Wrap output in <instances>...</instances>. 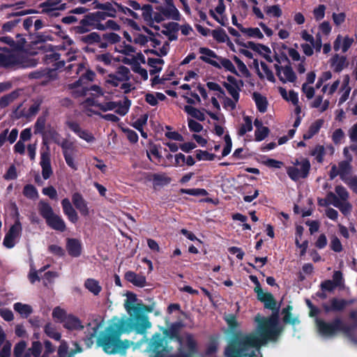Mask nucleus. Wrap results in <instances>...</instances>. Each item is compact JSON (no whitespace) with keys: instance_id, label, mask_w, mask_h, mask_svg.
Listing matches in <instances>:
<instances>
[{"instance_id":"09e8293b","label":"nucleus","mask_w":357,"mask_h":357,"mask_svg":"<svg viewBox=\"0 0 357 357\" xmlns=\"http://www.w3.org/2000/svg\"><path fill=\"white\" fill-rule=\"evenodd\" d=\"M335 191L336 196L340 199V201H347L349 199V194L347 189L342 185H336Z\"/></svg>"},{"instance_id":"c85d7f7f","label":"nucleus","mask_w":357,"mask_h":357,"mask_svg":"<svg viewBox=\"0 0 357 357\" xmlns=\"http://www.w3.org/2000/svg\"><path fill=\"white\" fill-rule=\"evenodd\" d=\"M186 347L187 351H185V354H188L189 357H194L197 352V343L190 334L186 337Z\"/></svg>"},{"instance_id":"a18cd8bd","label":"nucleus","mask_w":357,"mask_h":357,"mask_svg":"<svg viewBox=\"0 0 357 357\" xmlns=\"http://www.w3.org/2000/svg\"><path fill=\"white\" fill-rule=\"evenodd\" d=\"M81 41L87 44H93L100 41V36L96 32H92L81 38Z\"/></svg>"},{"instance_id":"8fccbe9b","label":"nucleus","mask_w":357,"mask_h":357,"mask_svg":"<svg viewBox=\"0 0 357 357\" xmlns=\"http://www.w3.org/2000/svg\"><path fill=\"white\" fill-rule=\"evenodd\" d=\"M270 130L268 127L264 126L255 131V141L261 142L268 137Z\"/></svg>"},{"instance_id":"bf43d9fd","label":"nucleus","mask_w":357,"mask_h":357,"mask_svg":"<svg viewBox=\"0 0 357 357\" xmlns=\"http://www.w3.org/2000/svg\"><path fill=\"white\" fill-rule=\"evenodd\" d=\"M26 342L24 340H22V341L19 342L18 343H17L14 347V351H13L14 357H22V354L26 349Z\"/></svg>"},{"instance_id":"f704fd0d","label":"nucleus","mask_w":357,"mask_h":357,"mask_svg":"<svg viewBox=\"0 0 357 357\" xmlns=\"http://www.w3.org/2000/svg\"><path fill=\"white\" fill-rule=\"evenodd\" d=\"M347 65L344 56H340L338 54H335L332 59V66L334 67V70L336 72L341 71Z\"/></svg>"},{"instance_id":"f8f14e48","label":"nucleus","mask_w":357,"mask_h":357,"mask_svg":"<svg viewBox=\"0 0 357 357\" xmlns=\"http://www.w3.org/2000/svg\"><path fill=\"white\" fill-rule=\"evenodd\" d=\"M72 202L82 215L88 216L89 215V208L87 202L81 193L77 192H74L72 195Z\"/></svg>"},{"instance_id":"a19ab883","label":"nucleus","mask_w":357,"mask_h":357,"mask_svg":"<svg viewBox=\"0 0 357 357\" xmlns=\"http://www.w3.org/2000/svg\"><path fill=\"white\" fill-rule=\"evenodd\" d=\"M181 194H186L192 196H206L208 193L203 188H182L180 190Z\"/></svg>"},{"instance_id":"4d7b16f0","label":"nucleus","mask_w":357,"mask_h":357,"mask_svg":"<svg viewBox=\"0 0 357 357\" xmlns=\"http://www.w3.org/2000/svg\"><path fill=\"white\" fill-rule=\"evenodd\" d=\"M166 30H162L161 33L164 35L169 34L170 33H176L179 29V24L176 22H169L163 24Z\"/></svg>"},{"instance_id":"c9c22d12","label":"nucleus","mask_w":357,"mask_h":357,"mask_svg":"<svg viewBox=\"0 0 357 357\" xmlns=\"http://www.w3.org/2000/svg\"><path fill=\"white\" fill-rule=\"evenodd\" d=\"M44 332L48 337L57 341L60 340L61 337V333L56 331L55 326L51 323L45 324L44 327Z\"/></svg>"},{"instance_id":"2f4dec72","label":"nucleus","mask_w":357,"mask_h":357,"mask_svg":"<svg viewBox=\"0 0 357 357\" xmlns=\"http://www.w3.org/2000/svg\"><path fill=\"white\" fill-rule=\"evenodd\" d=\"M19 96L18 91H12L11 93L2 96L0 98V107L5 108Z\"/></svg>"},{"instance_id":"393cba45","label":"nucleus","mask_w":357,"mask_h":357,"mask_svg":"<svg viewBox=\"0 0 357 357\" xmlns=\"http://www.w3.org/2000/svg\"><path fill=\"white\" fill-rule=\"evenodd\" d=\"M60 2L61 0H47L40 3V7L43 8L42 13H50L55 10H63L65 8V4H62L60 7H58Z\"/></svg>"},{"instance_id":"0eeeda50","label":"nucleus","mask_w":357,"mask_h":357,"mask_svg":"<svg viewBox=\"0 0 357 357\" xmlns=\"http://www.w3.org/2000/svg\"><path fill=\"white\" fill-rule=\"evenodd\" d=\"M341 318L335 317L331 321L316 319V326L319 333L323 337H332L340 332Z\"/></svg>"},{"instance_id":"412c9836","label":"nucleus","mask_w":357,"mask_h":357,"mask_svg":"<svg viewBox=\"0 0 357 357\" xmlns=\"http://www.w3.org/2000/svg\"><path fill=\"white\" fill-rule=\"evenodd\" d=\"M20 63V59L14 54L0 53V66L13 67Z\"/></svg>"},{"instance_id":"3c124183","label":"nucleus","mask_w":357,"mask_h":357,"mask_svg":"<svg viewBox=\"0 0 357 357\" xmlns=\"http://www.w3.org/2000/svg\"><path fill=\"white\" fill-rule=\"evenodd\" d=\"M311 155L316 157V160L318 162H322L324 161V156L325 155V149L324 146L317 145L312 151Z\"/></svg>"},{"instance_id":"f3484780","label":"nucleus","mask_w":357,"mask_h":357,"mask_svg":"<svg viewBox=\"0 0 357 357\" xmlns=\"http://www.w3.org/2000/svg\"><path fill=\"white\" fill-rule=\"evenodd\" d=\"M43 144L46 146L47 148L48 146V140L51 139L55 144H59L61 137V135L56 131V130L52 127L51 125H47L46 127V132L45 135H43Z\"/></svg>"},{"instance_id":"e2e57ef3","label":"nucleus","mask_w":357,"mask_h":357,"mask_svg":"<svg viewBox=\"0 0 357 357\" xmlns=\"http://www.w3.org/2000/svg\"><path fill=\"white\" fill-rule=\"evenodd\" d=\"M188 124L189 130L191 132H199L203 130V126L200 123H199L192 119H188Z\"/></svg>"},{"instance_id":"5fc2aeb1","label":"nucleus","mask_w":357,"mask_h":357,"mask_svg":"<svg viewBox=\"0 0 357 357\" xmlns=\"http://www.w3.org/2000/svg\"><path fill=\"white\" fill-rule=\"evenodd\" d=\"M122 131L126 134L127 139L132 144H136L138 142L139 137L137 133L128 128H123Z\"/></svg>"},{"instance_id":"5701e85b","label":"nucleus","mask_w":357,"mask_h":357,"mask_svg":"<svg viewBox=\"0 0 357 357\" xmlns=\"http://www.w3.org/2000/svg\"><path fill=\"white\" fill-rule=\"evenodd\" d=\"M293 310V307L290 305H287V307H284L282 310V314H283L282 321L284 324H291L292 326H295L296 324H300V320L296 317H293L291 310Z\"/></svg>"},{"instance_id":"a211bd4d","label":"nucleus","mask_w":357,"mask_h":357,"mask_svg":"<svg viewBox=\"0 0 357 357\" xmlns=\"http://www.w3.org/2000/svg\"><path fill=\"white\" fill-rule=\"evenodd\" d=\"M124 278L136 287H144L146 286V280L145 276L137 274L134 271H127L124 275Z\"/></svg>"},{"instance_id":"f03ea898","label":"nucleus","mask_w":357,"mask_h":357,"mask_svg":"<svg viewBox=\"0 0 357 357\" xmlns=\"http://www.w3.org/2000/svg\"><path fill=\"white\" fill-rule=\"evenodd\" d=\"M182 327L181 322L176 321L168 328L162 327V335L160 333H154L150 339L146 349L149 356L166 357L173 350V347L169 345L172 341H176L178 345L182 346L183 338L181 335Z\"/></svg>"},{"instance_id":"9d476101","label":"nucleus","mask_w":357,"mask_h":357,"mask_svg":"<svg viewBox=\"0 0 357 357\" xmlns=\"http://www.w3.org/2000/svg\"><path fill=\"white\" fill-rule=\"evenodd\" d=\"M40 165L42 168V175L45 180L50 178L53 174L51 166L50 149L47 147V151L41 153Z\"/></svg>"},{"instance_id":"6e6552de","label":"nucleus","mask_w":357,"mask_h":357,"mask_svg":"<svg viewBox=\"0 0 357 357\" xmlns=\"http://www.w3.org/2000/svg\"><path fill=\"white\" fill-rule=\"evenodd\" d=\"M139 311L132 313L133 319L126 321V331L135 330L139 334H144L146 331L151 326V322L149 321L148 317Z\"/></svg>"},{"instance_id":"9b49d317","label":"nucleus","mask_w":357,"mask_h":357,"mask_svg":"<svg viewBox=\"0 0 357 357\" xmlns=\"http://www.w3.org/2000/svg\"><path fill=\"white\" fill-rule=\"evenodd\" d=\"M330 305L323 303L321 307L326 314L331 312L342 311L347 305V301L343 298H332L329 301Z\"/></svg>"},{"instance_id":"774afa93","label":"nucleus","mask_w":357,"mask_h":357,"mask_svg":"<svg viewBox=\"0 0 357 357\" xmlns=\"http://www.w3.org/2000/svg\"><path fill=\"white\" fill-rule=\"evenodd\" d=\"M349 188L357 195V176L348 177L343 181Z\"/></svg>"},{"instance_id":"b1692460","label":"nucleus","mask_w":357,"mask_h":357,"mask_svg":"<svg viewBox=\"0 0 357 357\" xmlns=\"http://www.w3.org/2000/svg\"><path fill=\"white\" fill-rule=\"evenodd\" d=\"M155 9L161 13L165 17L174 20H179L180 14L176 7H164L159 6L155 7Z\"/></svg>"},{"instance_id":"39448f33","label":"nucleus","mask_w":357,"mask_h":357,"mask_svg":"<svg viewBox=\"0 0 357 357\" xmlns=\"http://www.w3.org/2000/svg\"><path fill=\"white\" fill-rule=\"evenodd\" d=\"M39 214L45 220L46 224L54 230L63 232L66 229V222L63 218L54 213L48 202L40 201L38 203Z\"/></svg>"},{"instance_id":"603ef678","label":"nucleus","mask_w":357,"mask_h":357,"mask_svg":"<svg viewBox=\"0 0 357 357\" xmlns=\"http://www.w3.org/2000/svg\"><path fill=\"white\" fill-rule=\"evenodd\" d=\"M357 328V322L352 323L349 325L345 324L343 321L341 319V324L340 326V332H342L347 335H350L352 334L354 331Z\"/></svg>"},{"instance_id":"69168bd1","label":"nucleus","mask_w":357,"mask_h":357,"mask_svg":"<svg viewBox=\"0 0 357 357\" xmlns=\"http://www.w3.org/2000/svg\"><path fill=\"white\" fill-rule=\"evenodd\" d=\"M242 32L246 33L250 37H257L259 39L264 38L263 33L258 28H244Z\"/></svg>"},{"instance_id":"6ab92c4d","label":"nucleus","mask_w":357,"mask_h":357,"mask_svg":"<svg viewBox=\"0 0 357 357\" xmlns=\"http://www.w3.org/2000/svg\"><path fill=\"white\" fill-rule=\"evenodd\" d=\"M330 196L333 199V206L337 208L344 215L350 214L352 205L349 200L340 201L335 194H331Z\"/></svg>"},{"instance_id":"4be33fe9","label":"nucleus","mask_w":357,"mask_h":357,"mask_svg":"<svg viewBox=\"0 0 357 357\" xmlns=\"http://www.w3.org/2000/svg\"><path fill=\"white\" fill-rule=\"evenodd\" d=\"M151 180L153 181L154 188L162 187L171 183L172 178L166 175L165 173H155L151 175Z\"/></svg>"},{"instance_id":"72a5a7b5","label":"nucleus","mask_w":357,"mask_h":357,"mask_svg":"<svg viewBox=\"0 0 357 357\" xmlns=\"http://www.w3.org/2000/svg\"><path fill=\"white\" fill-rule=\"evenodd\" d=\"M129 74L130 70L127 67L121 66L118 68V70L115 75H117L122 82L121 89H126L127 84L125 83L124 81L127 80L129 78Z\"/></svg>"},{"instance_id":"f257e3e1","label":"nucleus","mask_w":357,"mask_h":357,"mask_svg":"<svg viewBox=\"0 0 357 357\" xmlns=\"http://www.w3.org/2000/svg\"><path fill=\"white\" fill-rule=\"evenodd\" d=\"M256 294L257 299L264 303L265 308L271 310L272 314L268 317L258 314L255 317V321L257 323L256 333H235L225 348L227 357H255L256 351L252 349H259L268 340H275L282 331L279 325V306H277L273 295L264 292L263 289Z\"/></svg>"},{"instance_id":"de8ad7c7","label":"nucleus","mask_w":357,"mask_h":357,"mask_svg":"<svg viewBox=\"0 0 357 357\" xmlns=\"http://www.w3.org/2000/svg\"><path fill=\"white\" fill-rule=\"evenodd\" d=\"M57 145L60 146L62 149L63 155L65 153H70L74 150V145L73 142H68L67 139H60Z\"/></svg>"},{"instance_id":"864d4df0","label":"nucleus","mask_w":357,"mask_h":357,"mask_svg":"<svg viewBox=\"0 0 357 357\" xmlns=\"http://www.w3.org/2000/svg\"><path fill=\"white\" fill-rule=\"evenodd\" d=\"M149 118V114H144L142 115L139 119H137L135 122L131 123V126L135 128L136 130H142L144 128V126L147 123Z\"/></svg>"},{"instance_id":"e433bc0d","label":"nucleus","mask_w":357,"mask_h":357,"mask_svg":"<svg viewBox=\"0 0 357 357\" xmlns=\"http://www.w3.org/2000/svg\"><path fill=\"white\" fill-rule=\"evenodd\" d=\"M46 118L45 116H39L34 124V134H40L42 136L46 132Z\"/></svg>"},{"instance_id":"423d86ee","label":"nucleus","mask_w":357,"mask_h":357,"mask_svg":"<svg viewBox=\"0 0 357 357\" xmlns=\"http://www.w3.org/2000/svg\"><path fill=\"white\" fill-rule=\"evenodd\" d=\"M52 317L56 322L63 324V326L69 331H82L84 326L81 320L73 314H68L60 307H56L52 312Z\"/></svg>"},{"instance_id":"ddd939ff","label":"nucleus","mask_w":357,"mask_h":357,"mask_svg":"<svg viewBox=\"0 0 357 357\" xmlns=\"http://www.w3.org/2000/svg\"><path fill=\"white\" fill-rule=\"evenodd\" d=\"M61 204L63 212L67 216L68 220L72 223H76L78 221L79 216L70 200L68 198H64L61 200Z\"/></svg>"},{"instance_id":"0e129e2a","label":"nucleus","mask_w":357,"mask_h":357,"mask_svg":"<svg viewBox=\"0 0 357 357\" xmlns=\"http://www.w3.org/2000/svg\"><path fill=\"white\" fill-rule=\"evenodd\" d=\"M331 249L335 252H340L342 251V245L340 241V239L333 236L331 240L330 244Z\"/></svg>"},{"instance_id":"7c9ffc66","label":"nucleus","mask_w":357,"mask_h":357,"mask_svg":"<svg viewBox=\"0 0 357 357\" xmlns=\"http://www.w3.org/2000/svg\"><path fill=\"white\" fill-rule=\"evenodd\" d=\"M94 3H96L95 8L105 10V13L108 17H115L116 10L114 8L112 3L106 2L104 3H98L96 1H94Z\"/></svg>"},{"instance_id":"58836bf2","label":"nucleus","mask_w":357,"mask_h":357,"mask_svg":"<svg viewBox=\"0 0 357 357\" xmlns=\"http://www.w3.org/2000/svg\"><path fill=\"white\" fill-rule=\"evenodd\" d=\"M244 123L241 125L238 130V134L240 136H243L247 132H250L252 130V119L249 116L243 117Z\"/></svg>"},{"instance_id":"c756f323","label":"nucleus","mask_w":357,"mask_h":357,"mask_svg":"<svg viewBox=\"0 0 357 357\" xmlns=\"http://www.w3.org/2000/svg\"><path fill=\"white\" fill-rule=\"evenodd\" d=\"M84 287L95 296L98 295L102 290V287L99 284L98 281L93 278L86 280Z\"/></svg>"},{"instance_id":"13d9d810","label":"nucleus","mask_w":357,"mask_h":357,"mask_svg":"<svg viewBox=\"0 0 357 357\" xmlns=\"http://www.w3.org/2000/svg\"><path fill=\"white\" fill-rule=\"evenodd\" d=\"M225 320L227 322L228 327L230 330L234 331L238 328V323L237 321L236 317L235 314H229L227 315L225 318Z\"/></svg>"},{"instance_id":"6e6d98bb","label":"nucleus","mask_w":357,"mask_h":357,"mask_svg":"<svg viewBox=\"0 0 357 357\" xmlns=\"http://www.w3.org/2000/svg\"><path fill=\"white\" fill-rule=\"evenodd\" d=\"M182 97L190 105H195L201 101L198 94L193 93L192 91H188L186 95H183Z\"/></svg>"},{"instance_id":"a878e982","label":"nucleus","mask_w":357,"mask_h":357,"mask_svg":"<svg viewBox=\"0 0 357 357\" xmlns=\"http://www.w3.org/2000/svg\"><path fill=\"white\" fill-rule=\"evenodd\" d=\"M252 99L254 100L257 109L259 112L264 113L266 112L268 107V100L266 97L257 91H255L252 93Z\"/></svg>"},{"instance_id":"1a4fd4ad","label":"nucleus","mask_w":357,"mask_h":357,"mask_svg":"<svg viewBox=\"0 0 357 357\" xmlns=\"http://www.w3.org/2000/svg\"><path fill=\"white\" fill-rule=\"evenodd\" d=\"M16 215L17 218L14 224L11 225L6 234L3 241V245L8 249L13 248L15 246V239L21 235L22 230V224L19 218L20 214L17 211H16Z\"/></svg>"},{"instance_id":"cd10ccee","label":"nucleus","mask_w":357,"mask_h":357,"mask_svg":"<svg viewBox=\"0 0 357 357\" xmlns=\"http://www.w3.org/2000/svg\"><path fill=\"white\" fill-rule=\"evenodd\" d=\"M13 309L24 318H27L33 312V309L31 305L22 303H15L13 305Z\"/></svg>"},{"instance_id":"bb28decb","label":"nucleus","mask_w":357,"mask_h":357,"mask_svg":"<svg viewBox=\"0 0 357 357\" xmlns=\"http://www.w3.org/2000/svg\"><path fill=\"white\" fill-rule=\"evenodd\" d=\"M236 43L241 47L245 48H250L255 52H257L261 54V51L263 50L265 52L269 54L271 53V50L268 47L262 45V44H256L252 41H248V43L238 42L236 40Z\"/></svg>"},{"instance_id":"4468645a","label":"nucleus","mask_w":357,"mask_h":357,"mask_svg":"<svg viewBox=\"0 0 357 357\" xmlns=\"http://www.w3.org/2000/svg\"><path fill=\"white\" fill-rule=\"evenodd\" d=\"M275 68L277 75L283 82H285L286 81L294 82L296 79V76L291 67L287 66L282 68L278 64H275Z\"/></svg>"},{"instance_id":"37998d69","label":"nucleus","mask_w":357,"mask_h":357,"mask_svg":"<svg viewBox=\"0 0 357 357\" xmlns=\"http://www.w3.org/2000/svg\"><path fill=\"white\" fill-rule=\"evenodd\" d=\"M98 329V325H96V326L92 328V332H89L88 334L86 335L85 337L84 338V342L86 346L88 348L91 347V346L93 344L94 338L96 337Z\"/></svg>"},{"instance_id":"2eb2a0df","label":"nucleus","mask_w":357,"mask_h":357,"mask_svg":"<svg viewBox=\"0 0 357 357\" xmlns=\"http://www.w3.org/2000/svg\"><path fill=\"white\" fill-rule=\"evenodd\" d=\"M220 60V64L218 63L217 61L210 59L207 56H200V59L203 61H205L208 63H210L211 65L213 66L214 67L220 68L222 66L224 67L227 70L236 73V68L231 61L225 58H218Z\"/></svg>"},{"instance_id":"473e14b6","label":"nucleus","mask_w":357,"mask_h":357,"mask_svg":"<svg viewBox=\"0 0 357 357\" xmlns=\"http://www.w3.org/2000/svg\"><path fill=\"white\" fill-rule=\"evenodd\" d=\"M183 109L188 114L200 121L205 120L204 114L191 105H185Z\"/></svg>"},{"instance_id":"680f3d73","label":"nucleus","mask_w":357,"mask_h":357,"mask_svg":"<svg viewBox=\"0 0 357 357\" xmlns=\"http://www.w3.org/2000/svg\"><path fill=\"white\" fill-rule=\"evenodd\" d=\"M264 10L267 14L272 15L273 17H279L282 15V10L278 5L266 6L264 8Z\"/></svg>"},{"instance_id":"ea45409f","label":"nucleus","mask_w":357,"mask_h":357,"mask_svg":"<svg viewBox=\"0 0 357 357\" xmlns=\"http://www.w3.org/2000/svg\"><path fill=\"white\" fill-rule=\"evenodd\" d=\"M282 97L287 100L291 101L293 105L298 104V94L294 91H279Z\"/></svg>"},{"instance_id":"c03bdc74","label":"nucleus","mask_w":357,"mask_h":357,"mask_svg":"<svg viewBox=\"0 0 357 357\" xmlns=\"http://www.w3.org/2000/svg\"><path fill=\"white\" fill-rule=\"evenodd\" d=\"M301 164L300 174L301 175V178H305L307 177L310 169V162L307 159H304L299 163L298 161L296 165Z\"/></svg>"},{"instance_id":"4c0bfd02","label":"nucleus","mask_w":357,"mask_h":357,"mask_svg":"<svg viewBox=\"0 0 357 357\" xmlns=\"http://www.w3.org/2000/svg\"><path fill=\"white\" fill-rule=\"evenodd\" d=\"M22 192L24 197L30 199H36L38 197V192L36 188L31 184L25 185Z\"/></svg>"},{"instance_id":"79ce46f5","label":"nucleus","mask_w":357,"mask_h":357,"mask_svg":"<svg viewBox=\"0 0 357 357\" xmlns=\"http://www.w3.org/2000/svg\"><path fill=\"white\" fill-rule=\"evenodd\" d=\"M195 153L196 158L198 160L212 161L216 157L214 153H210L207 151H202L201 149L196 150Z\"/></svg>"},{"instance_id":"aec40b11","label":"nucleus","mask_w":357,"mask_h":357,"mask_svg":"<svg viewBox=\"0 0 357 357\" xmlns=\"http://www.w3.org/2000/svg\"><path fill=\"white\" fill-rule=\"evenodd\" d=\"M127 298L125 301L124 306L127 312L130 316H132V313L139 311L138 304L135 305L137 301V295L131 291H128L126 294Z\"/></svg>"},{"instance_id":"dca6fc26","label":"nucleus","mask_w":357,"mask_h":357,"mask_svg":"<svg viewBox=\"0 0 357 357\" xmlns=\"http://www.w3.org/2000/svg\"><path fill=\"white\" fill-rule=\"evenodd\" d=\"M66 250L72 257H78L82 254V246L81 241L77 238H67Z\"/></svg>"},{"instance_id":"49530a36","label":"nucleus","mask_w":357,"mask_h":357,"mask_svg":"<svg viewBox=\"0 0 357 357\" xmlns=\"http://www.w3.org/2000/svg\"><path fill=\"white\" fill-rule=\"evenodd\" d=\"M212 36L218 42L224 43L229 40L225 31L222 29H218L212 31Z\"/></svg>"},{"instance_id":"7ed1b4c3","label":"nucleus","mask_w":357,"mask_h":357,"mask_svg":"<svg viewBox=\"0 0 357 357\" xmlns=\"http://www.w3.org/2000/svg\"><path fill=\"white\" fill-rule=\"evenodd\" d=\"M126 324L123 319L110 323L97 338L98 346L108 354H125L131 344L128 340H121V335L127 332Z\"/></svg>"},{"instance_id":"338daca9","label":"nucleus","mask_w":357,"mask_h":357,"mask_svg":"<svg viewBox=\"0 0 357 357\" xmlns=\"http://www.w3.org/2000/svg\"><path fill=\"white\" fill-rule=\"evenodd\" d=\"M350 165L347 161H342L339 163V172L340 178L344 181L347 178L344 176V174H347L350 169Z\"/></svg>"},{"instance_id":"052dcab7","label":"nucleus","mask_w":357,"mask_h":357,"mask_svg":"<svg viewBox=\"0 0 357 357\" xmlns=\"http://www.w3.org/2000/svg\"><path fill=\"white\" fill-rule=\"evenodd\" d=\"M287 173L289 177L294 181H296L299 178H301V175L300 174L299 169H298L295 167L290 166V167H287Z\"/></svg>"},{"instance_id":"20e7f679","label":"nucleus","mask_w":357,"mask_h":357,"mask_svg":"<svg viewBox=\"0 0 357 357\" xmlns=\"http://www.w3.org/2000/svg\"><path fill=\"white\" fill-rule=\"evenodd\" d=\"M96 93H92L86 98L80 105L84 109L89 107H97L102 112L112 111L120 115L125 116L128 114L131 106V100L123 96L120 100H112L111 93L108 91H96Z\"/></svg>"}]
</instances>
